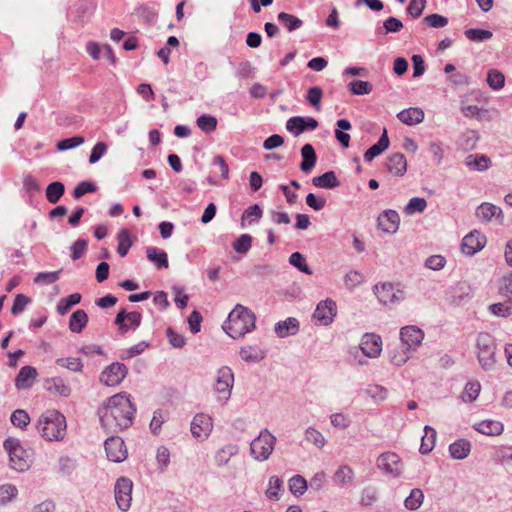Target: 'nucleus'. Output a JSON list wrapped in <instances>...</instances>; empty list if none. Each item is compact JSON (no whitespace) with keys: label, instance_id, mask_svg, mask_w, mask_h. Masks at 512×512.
I'll return each instance as SVG.
<instances>
[{"label":"nucleus","instance_id":"nucleus-42","mask_svg":"<svg viewBox=\"0 0 512 512\" xmlns=\"http://www.w3.org/2000/svg\"><path fill=\"white\" fill-rule=\"evenodd\" d=\"M354 478V471L348 465L340 466L333 475V480L340 486H345L352 482Z\"/></svg>","mask_w":512,"mask_h":512},{"label":"nucleus","instance_id":"nucleus-43","mask_svg":"<svg viewBox=\"0 0 512 512\" xmlns=\"http://www.w3.org/2000/svg\"><path fill=\"white\" fill-rule=\"evenodd\" d=\"M64 192H65L64 184L60 181H54L47 186L45 194H46L47 200L50 203L55 204L60 200V198L63 196Z\"/></svg>","mask_w":512,"mask_h":512},{"label":"nucleus","instance_id":"nucleus-49","mask_svg":"<svg viewBox=\"0 0 512 512\" xmlns=\"http://www.w3.org/2000/svg\"><path fill=\"white\" fill-rule=\"evenodd\" d=\"M289 490L295 496H301L307 490V481L301 475H295L289 480Z\"/></svg>","mask_w":512,"mask_h":512},{"label":"nucleus","instance_id":"nucleus-4","mask_svg":"<svg viewBox=\"0 0 512 512\" xmlns=\"http://www.w3.org/2000/svg\"><path fill=\"white\" fill-rule=\"evenodd\" d=\"M477 358L484 371H491L496 364L497 343L495 338L486 332L478 334L476 339Z\"/></svg>","mask_w":512,"mask_h":512},{"label":"nucleus","instance_id":"nucleus-23","mask_svg":"<svg viewBox=\"0 0 512 512\" xmlns=\"http://www.w3.org/2000/svg\"><path fill=\"white\" fill-rule=\"evenodd\" d=\"M274 331L280 338L295 335L299 331V321L294 317H289L284 321L277 322Z\"/></svg>","mask_w":512,"mask_h":512},{"label":"nucleus","instance_id":"nucleus-19","mask_svg":"<svg viewBox=\"0 0 512 512\" xmlns=\"http://www.w3.org/2000/svg\"><path fill=\"white\" fill-rule=\"evenodd\" d=\"M485 240V236L481 235L478 231L470 232L462 240V253L467 256H473L484 247Z\"/></svg>","mask_w":512,"mask_h":512},{"label":"nucleus","instance_id":"nucleus-39","mask_svg":"<svg viewBox=\"0 0 512 512\" xmlns=\"http://www.w3.org/2000/svg\"><path fill=\"white\" fill-rule=\"evenodd\" d=\"M336 125L338 129L335 130V138L343 147H349L350 135L344 131L352 128L351 123L347 119H339Z\"/></svg>","mask_w":512,"mask_h":512},{"label":"nucleus","instance_id":"nucleus-7","mask_svg":"<svg viewBox=\"0 0 512 512\" xmlns=\"http://www.w3.org/2000/svg\"><path fill=\"white\" fill-rule=\"evenodd\" d=\"M234 384V373L231 368L223 366L218 369L214 390L218 393V399L226 402L230 396Z\"/></svg>","mask_w":512,"mask_h":512},{"label":"nucleus","instance_id":"nucleus-10","mask_svg":"<svg viewBox=\"0 0 512 512\" xmlns=\"http://www.w3.org/2000/svg\"><path fill=\"white\" fill-rule=\"evenodd\" d=\"M374 292L378 300L384 305L399 303L404 299V292L391 283L375 285Z\"/></svg>","mask_w":512,"mask_h":512},{"label":"nucleus","instance_id":"nucleus-26","mask_svg":"<svg viewBox=\"0 0 512 512\" xmlns=\"http://www.w3.org/2000/svg\"><path fill=\"white\" fill-rule=\"evenodd\" d=\"M474 428L478 432H480L484 435H488V436L500 435V434H502V432L504 430V426L500 421L488 420V419L483 420L479 423H476L474 425Z\"/></svg>","mask_w":512,"mask_h":512},{"label":"nucleus","instance_id":"nucleus-20","mask_svg":"<svg viewBox=\"0 0 512 512\" xmlns=\"http://www.w3.org/2000/svg\"><path fill=\"white\" fill-rule=\"evenodd\" d=\"M400 223L399 214L395 210L383 211L377 219L378 228L388 234L397 232Z\"/></svg>","mask_w":512,"mask_h":512},{"label":"nucleus","instance_id":"nucleus-51","mask_svg":"<svg viewBox=\"0 0 512 512\" xmlns=\"http://www.w3.org/2000/svg\"><path fill=\"white\" fill-rule=\"evenodd\" d=\"M427 207V202L424 198L413 197L409 200L408 204L404 208V212L407 215H413L415 213H422Z\"/></svg>","mask_w":512,"mask_h":512},{"label":"nucleus","instance_id":"nucleus-17","mask_svg":"<svg viewBox=\"0 0 512 512\" xmlns=\"http://www.w3.org/2000/svg\"><path fill=\"white\" fill-rule=\"evenodd\" d=\"M141 320L142 315L140 312H127L125 309H122L116 315L115 324L121 333H126L128 330L137 329L141 324Z\"/></svg>","mask_w":512,"mask_h":512},{"label":"nucleus","instance_id":"nucleus-9","mask_svg":"<svg viewBox=\"0 0 512 512\" xmlns=\"http://www.w3.org/2000/svg\"><path fill=\"white\" fill-rule=\"evenodd\" d=\"M377 467L393 477H399L403 472V463L401 458L393 452L382 453L377 458Z\"/></svg>","mask_w":512,"mask_h":512},{"label":"nucleus","instance_id":"nucleus-59","mask_svg":"<svg viewBox=\"0 0 512 512\" xmlns=\"http://www.w3.org/2000/svg\"><path fill=\"white\" fill-rule=\"evenodd\" d=\"M252 245V237L249 234H242L233 242V249L241 254H246Z\"/></svg>","mask_w":512,"mask_h":512},{"label":"nucleus","instance_id":"nucleus-12","mask_svg":"<svg viewBox=\"0 0 512 512\" xmlns=\"http://www.w3.org/2000/svg\"><path fill=\"white\" fill-rule=\"evenodd\" d=\"M337 314V305L334 300L327 298L320 301L313 313V318L317 320L321 325H330Z\"/></svg>","mask_w":512,"mask_h":512},{"label":"nucleus","instance_id":"nucleus-27","mask_svg":"<svg viewBox=\"0 0 512 512\" xmlns=\"http://www.w3.org/2000/svg\"><path fill=\"white\" fill-rule=\"evenodd\" d=\"M389 138L387 134V130L384 129L383 134L380 136L377 143L372 145L364 154V160L366 162L372 161L375 157L380 155L383 151H385L389 147Z\"/></svg>","mask_w":512,"mask_h":512},{"label":"nucleus","instance_id":"nucleus-3","mask_svg":"<svg viewBox=\"0 0 512 512\" xmlns=\"http://www.w3.org/2000/svg\"><path fill=\"white\" fill-rule=\"evenodd\" d=\"M66 429L65 417L56 410H48L38 420V430L41 436L48 440H60L64 437Z\"/></svg>","mask_w":512,"mask_h":512},{"label":"nucleus","instance_id":"nucleus-21","mask_svg":"<svg viewBox=\"0 0 512 512\" xmlns=\"http://www.w3.org/2000/svg\"><path fill=\"white\" fill-rule=\"evenodd\" d=\"M475 215L478 219L486 223L492 221L494 218L499 224L503 222L501 208L489 202L480 204L476 209Z\"/></svg>","mask_w":512,"mask_h":512},{"label":"nucleus","instance_id":"nucleus-16","mask_svg":"<svg viewBox=\"0 0 512 512\" xmlns=\"http://www.w3.org/2000/svg\"><path fill=\"white\" fill-rule=\"evenodd\" d=\"M212 418L204 413L196 414L191 422V433L194 438L204 440L212 431Z\"/></svg>","mask_w":512,"mask_h":512},{"label":"nucleus","instance_id":"nucleus-58","mask_svg":"<svg viewBox=\"0 0 512 512\" xmlns=\"http://www.w3.org/2000/svg\"><path fill=\"white\" fill-rule=\"evenodd\" d=\"M56 364L73 372H79L83 367L81 359L75 357L59 358L56 360Z\"/></svg>","mask_w":512,"mask_h":512},{"label":"nucleus","instance_id":"nucleus-33","mask_svg":"<svg viewBox=\"0 0 512 512\" xmlns=\"http://www.w3.org/2000/svg\"><path fill=\"white\" fill-rule=\"evenodd\" d=\"M88 320V315L84 310L78 309L74 311L71 314L69 320L70 331L73 333H81L82 330L87 326Z\"/></svg>","mask_w":512,"mask_h":512},{"label":"nucleus","instance_id":"nucleus-61","mask_svg":"<svg viewBox=\"0 0 512 512\" xmlns=\"http://www.w3.org/2000/svg\"><path fill=\"white\" fill-rule=\"evenodd\" d=\"M349 87L354 95H367L373 89L371 83L362 80H354L350 82Z\"/></svg>","mask_w":512,"mask_h":512},{"label":"nucleus","instance_id":"nucleus-6","mask_svg":"<svg viewBox=\"0 0 512 512\" xmlns=\"http://www.w3.org/2000/svg\"><path fill=\"white\" fill-rule=\"evenodd\" d=\"M276 443V437L264 429L250 443V452L252 457L257 461H265L272 454Z\"/></svg>","mask_w":512,"mask_h":512},{"label":"nucleus","instance_id":"nucleus-11","mask_svg":"<svg viewBox=\"0 0 512 512\" xmlns=\"http://www.w3.org/2000/svg\"><path fill=\"white\" fill-rule=\"evenodd\" d=\"M128 373L127 367L120 362H113L101 373L100 381L106 386L119 385Z\"/></svg>","mask_w":512,"mask_h":512},{"label":"nucleus","instance_id":"nucleus-36","mask_svg":"<svg viewBox=\"0 0 512 512\" xmlns=\"http://www.w3.org/2000/svg\"><path fill=\"white\" fill-rule=\"evenodd\" d=\"M238 453V446L235 444H227L217 450L214 456L215 463L217 466L226 465L230 458Z\"/></svg>","mask_w":512,"mask_h":512},{"label":"nucleus","instance_id":"nucleus-55","mask_svg":"<svg viewBox=\"0 0 512 512\" xmlns=\"http://www.w3.org/2000/svg\"><path fill=\"white\" fill-rule=\"evenodd\" d=\"M283 481L278 476H271L269 487L266 490V496L271 500L279 499V492L282 490Z\"/></svg>","mask_w":512,"mask_h":512},{"label":"nucleus","instance_id":"nucleus-50","mask_svg":"<svg viewBox=\"0 0 512 512\" xmlns=\"http://www.w3.org/2000/svg\"><path fill=\"white\" fill-rule=\"evenodd\" d=\"M118 247L117 252L121 257H124L127 255L130 247L132 246V241L129 235V232L126 229H122L118 235Z\"/></svg>","mask_w":512,"mask_h":512},{"label":"nucleus","instance_id":"nucleus-35","mask_svg":"<svg viewBox=\"0 0 512 512\" xmlns=\"http://www.w3.org/2000/svg\"><path fill=\"white\" fill-rule=\"evenodd\" d=\"M146 256L150 262H153L157 268H168V256L164 250H159L155 247H148L146 249Z\"/></svg>","mask_w":512,"mask_h":512},{"label":"nucleus","instance_id":"nucleus-30","mask_svg":"<svg viewBox=\"0 0 512 512\" xmlns=\"http://www.w3.org/2000/svg\"><path fill=\"white\" fill-rule=\"evenodd\" d=\"M239 355L245 362L257 363L265 358L266 353L257 345H249L242 347L240 349Z\"/></svg>","mask_w":512,"mask_h":512},{"label":"nucleus","instance_id":"nucleus-34","mask_svg":"<svg viewBox=\"0 0 512 512\" xmlns=\"http://www.w3.org/2000/svg\"><path fill=\"white\" fill-rule=\"evenodd\" d=\"M45 387L48 391L63 397H68L71 394V388L66 385L64 380L60 377L47 379L45 381Z\"/></svg>","mask_w":512,"mask_h":512},{"label":"nucleus","instance_id":"nucleus-53","mask_svg":"<svg viewBox=\"0 0 512 512\" xmlns=\"http://www.w3.org/2000/svg\"><path fill=\"white\" fill-rule=\"evenodd\" d=\"M305 440L312 443L317 448H322L326 444V439L323 434L313 427H308L306 429Z\"/></svg>","mask_w":512,"mask_h":512},{"label":"nucleus","instance_id":"nucleus-37","mask_svg":"<svg viewBox=\"0 0 512 512\" xmlns=\"http://www.w3.org/2000/svg\"><path fill=\"white\" fill-rule=\"evenodd\" d=\"M424 432L425 434L421 438L419 451L421 454H428L434 448L437 433L433 427L428 425L424 427Z\"/></svg>","mask_w":512,"mask_h":512},{"label":"nucleus","instance_id":"nucleus-47","mask_svg":"<svg viewBox=\"0 0 512 512\" xmlns=\"http://www.w3.org/2000/svg\"><path fill=\"white\" fill-rule=\"evenodd\" d=\"M467 39L474 42H483L492 38L493 33L490 30L470 28L464 32Z\"/></svg>","mask_w":512,"mask_h":512},{"label":"nucleus","instance_id":"nucleus-54","mask_svg":"<svg viewBox=\"0 0 512 512\" xmlns=\"http://www.w3.org/2000/svg\"><path fill=\"white\" fill-rule=\"evenodd\" d=\"M10 421L15 427L25 429L30 423V417L25 410L17 409L11 414Z\"/></svg>","mask_w":512,"mask_h":512},{"label":"nucleus","instance_id":"nucleus-45","mask_svg":"<svg viewBox=\"0 0 512 512\" xmlns=\"http://www.w3.org/2000/svg\"><path fill=\"white\" fill-rule=\"evenodd\" d=\"M424 500V494L421 489L414 488L411 490L410 494L404 500V505L409 510H417L420 508Z\"/></svg>","mask_w":512,"mask_h":512},{"label":"nucleus","instance_id":"nucleus-14","mask_svg":"<svg viewBox=\"0 0 512 512\" xmlns=\"http://www.w3.org/2000/svg\"><path fill=\"white\" fill-rule=\"evenodd\" d=\"M400 339L407 350L415 351L424 339V332L414 325L405 326L400 330Z\"/></svg>","mask_w":512,"mask_h":512},{"label":"nucleus","instance_id":"nucleus-57","mask_svg":"<svg viewBox=\"0 0 512 512\" xmlns=\"http://www.w3.org/2000/svg\"><path fill=\"white\" fill-rule=\"evenodd\" d=\"M18 494V489L15 485L4 484L0 486V505H5L12 501Z\"/></svg>","mask_w":512,"mask_h":512},{"label":"nucleus","instance_id":"nucleus-63","mask_svg":"<svg viewBox=\"0 0 512 512\" xmlns=\"http://www.w3.org/2000/svg\"><path fill=\"white\" fill-rule=\"evenodd\" d=\"M411 358V351L404 349L394 350L391 354L390 361L393 365L401 367Z\"/></svg>","mask_w":512,"mask_h":512},{"label":"nucleus","instance_id":"nucleus-28","mask_svg":"<svg viewBox=\"0 0 512 512\" xmlns=\"http://www.w3.org/2000/svg\"><path fill=\"white\" fill-rule=\"evenodd\" d=\"M471 451V443L466 439H458L449 445V454L453 459H465Z\"/></svg>","mask_w":512,"mask_h":512},{"label":"nucleus","instance_id":"nucleus-56","mask_svg":"<svg viewBox=\"0 0 512 512\" xmlns=\"http://www.w3.org/2000/svg\"><path fill=\"white\" fill-rule=\"evenodd\" d=\"M289 263L305 274H312L305 257L300 252L292 253L289 257Z\"/></svg>","mask_w":512,"mask_h":512},{"label":"nucleus","instance_id":"nucleus-62","mask_svg":"<svg viewBox=\"0 0 512 512\" xmlns=\"http://www.w3.org/2000/svg\"><path fill=\"white\" fill-rule=\"evenodd\" d=\"M58 463L59 471L63 475H71L77 467V461L69 456H61Z\"/></svg>","mask_w":512,"mask_h":512},{"label":"nucleus","instance_id":"nucleus-38","mask_svg":"<svg viewBox=\"0 0 512 512\" xmlns=\"http://www.w3.org/2000/svg\"><path fill=\"white\" fill-rule=\"evenodd\" d=\"M479 141V134L476 130H466L458 140V146L464 151H471L476 148Z\"/></svg>","mask_w":512,"mask_h":512},{"label":"nucleus","instance_id":"nucleus-18","mask_svg":"<svg viewBox=\"0 0 512 512\" xmlns=\"http://www.w3.org/2000/svg\"><path fill=\"white\" fill-rule=\"evenodd\" d=\"M360 349L369 358H377L382 351V340L379 335L366 333L363 335Z\"/></svg>","mask_w":512,"mask_h":512},{"label":"nucleus","instance_id":"nucleus-64","mask_svg":"<svg viewBox=\"0 0 512 512\" xmlns=\"http://www.w3.org/2000/svg\"><path fill=\"white\" fill-rule=\"evenodd\" d=\"M489 311L499 317H508L512 315V303H495L489 306Z\"/></svg>","mask_w":512,"mask_h":512},{"label":"nucleus","instance_id":"nucleus-52","mask_svg":"<svg viewBox=\"0 0 512 512\" xmlns=\"http://www.w3.org/2000/svg\"><path fill=\"white\" fill-rule=\"evenodd\" d=\"M197 126L205 133H212L217 128V119L214 116L203 114L197 118Z\"/></svg>","mask_w":512,"mask_h":512},{"label":"nucleus","instance_id":"nucleus-8","mask_svg":"<svg viewBox=\"0 0 512 512\" xmlns=\"http://www.w3.org/2000/svg\"><path fill=\"white\" fill-rule=\"evenodd\" d=\"M133 482L127 477L117 479L114 486L115 500L122 511H127L131 506Z\"/></svg>","mask_w":512,"mask_h":512},{"label":"nucleus","instance_id":"nucleus-48","mask_svg":"<svg viewBox=\"0 0 512 512\" xmlns=\"http://www.w3.org/2000/svg\"><path fill=\"white\" fill-rule=\"evenodd\" d=\"M487 83L491 89L500 90L504 87L505 76L499 70L491 69L487 74Z\"/></svg>","mask_w":512,"mask_h":512},{"label":"nucleus","instance_id":"nucleus-60","mask_svg":"<svg viewBox=\"0 0 512 512\" xmlns=\"http://www.w3.org/2000/svg\"><path fill=\"white\" fill-rule=\"evenodd\" d=\"M378 499V491L374 486H367L361 492V504L364 506L373 505Z\"/></svg>","mask_w":512,"mask_h":512},{"label":"nucleus","instance_id":"nucleus-44","mask_svg":"<svg viewBox=\"0 0 512 512\" xmlns=\"http://www.w3.org/2000/svg\"><path fill=\"white\" fill-rule=\"evenodd\" d=\"M403 29V23L396 17H388L384 22L383 26L377 28L376 33L379 35L398 33Z\"/></svg>","mask_w":512,"mask_h":512},{"label":"nucleus","instance_id":"nucleus-32","mask_svg":"<svg viewBox=\"0 0 512 512\" xmlns=\"http://www.w3.org/2000/svg\"><path fill=\"white\" fill-rule=\"evenodd\" d=\"M312 184L319 188L333 189L340 185V181L334 171H327L320 176L312 179Z\"/></svg>","mask_w":512,"mask_h":512},{"label":"nucleus","instance_id":"nucleus-5","mask_svg":"<svg viewBox=\"0 0 512 512\" xmlns=\"http://www.w3.org/2000/svg\"><path fill=\"white\" fill-rule=\"evenodd\" d=\"M3 447L9 455L10 467L13 470L23 472L29 469V455L18 439L8 437L4 441Z\"/></svg>","mask_w":512,"mask_h":512},{"label":"nucleus","instance_id":"nucleus-46","mask_svg":"<svg viewBox=\"0 0 512 512\" xmlns=\"http://www.w3.org/2000/svg\"><path fill=\"white\" fill-rule=\"evenodd\" d=\"M480 390L481 385L478 381H470L465 385L461 398L464 402H473L477 399Z\"/></svg>","mask_w":512,"mask_h":512},{"label":"nucleus","instance_id":"nucleus-41","mask_svg":"<svg viewBox=\"0 0 512 512\" xmlns=\"http://www.w3.org/2000/svg\"><path fill=\"white\" fill-rule=\"evenodd\" d=\"M81 299L80 293H73L65 298H61L56 307L57 312L62 316L67 314L74 305L80 303Z\"/></svg>","mask_w":512,"mask_h":512},{"label":"nucleus","instance_id":"nucleus-24","mask_svg":"<svg viewBox=\"0 0 512 512\" xmlns=\"http://www.w3.org/2000/svg\"><path fill=\"white\" fill-rule=\"evenodd\" d=\"M387 170L395 175L402 176L407 170V161L402 153H394L390 155L386 163Z\"/></svg>","mask_w":512,"mask_h":512},{"label":"nucleus","instance_id":"nucleus-25","mask_svg":"<svg viewBox=\"0 0 512 512\" xmlns=\"http://www.w3.org/2000/svg\"><path fill=\"white\" fill-rule=\"evenodd\" d=\"M301 156L302 161L300 163V169L304 173H308L314 168L317 161V155L314 147L308 143L303 145L301 148Z\"/></svg>","mask_w":512,"mask_h":512},{"label":"nucleus","instance_id":"nucleus-22","mask_svg":"<svg viewBox=\"0 0 512 512\" xmlns=\"http://www.w3.org/2000/svg\"><path fill=\"white\" fill-rule=\"evenodd\" d=\"M37 370L32 366H23L15 378V386L18 390H25L33 385L37 378Z\"/></svg>","mask_w":512,"mask_h":512},{"label":"nucleus","instance_id":"nucleus-1","mask_svg":"<svg viewBox=\"0 0 512 512\" xmlns=\"http://www.w3.org/2000/svg\"><path fill=\"white\" fill-rule=\"evenodd\" d=\"M136 407L126 393H118L98 408L102 427L108 433H115L130 427L133 423Z\"/></svg>","mask_w":512,"mask_h":512},{"label":"nucleus","instance_id":"nucleus-31","mask_svg":"<svg viewBox=\"0 0 512 512\" xmlns=\"http://www.w3.org/2000/svg\"><path fill=\"white\" fill-rule=\"evenodd\" d=\"M491 160L484 154H470L465 158V165L470 170L485 171L490 167Z\"/></svg>","mask_w":512,"mask_h":512},{"label":"nucleus","instance_id":"nucleus-15","mask_svg":"<svg viewBox=\"0 0 512 512\" xmlns=\"http://www.w3.org/2000/svg\"><path fill=\"white\" fill-rule=\"evenodd\" d=\"M104 445L106 455L110 461L119 463L126 459L127 449L122 438L116 436L109 437Z\"/></svg>","mask_w":512,"mask_h":512},{"label":"nucleus","instance_id":"nucleus-13","mask_svg":"<svg viewBox=\"0 0 512 512\" xmlns=\"http://www.w3.org/2000/svg\"><path fill=\"white\" fill-rule=\"evenodd\" d=\"M318 125V121L313 117L294 116L287 120L286 129L293 136L298 137L305 131L315 130Z\"/></svg>","mask_w":512,"mask_h":512},{"label":"nucleus","instance_id":"nucleus-40","mask_svg":"<svg viewBox=\"0 0 512 512\" xmlns=\"http://www.w3.org/2000/svg\"><path fill=\"white\" fill-rule=\"evenodd\" d=\"M277 20L289 32L295 31V30L301 28L303 25V21L300 18H298L292 14L286 13V12H280L277 15Z\"/></svg>","mask_w":512,"mask_h":512},{"label":"nucleus","instance_id":"nucleus-29","mask_svg":"<svg viewBox=\"0 0 512 512\" xmlns=\"http://www.w3.org/2000/svg\"><path fill=\"white\" fill-rule=\"evenodd\" d=\"M397 117L402 123L412 126L423 121L424 112L419 108H408L399 112Z\"/></svg>","mask_w":512,"mask_h":512},{"label":"nucleus","instance_id":"nucleus-2","mask_svg":"<svg viewBox=\"0 0 512 512\" xmlns=\"http://www.w3.org/2000/svg\"><path fill=\"white\" fill-rule=\"evenodd\" d=\"M256 316L247 307L237 304L223 325L224 331L233 339L243 337L255 329Z\"/></svg>","mask_w":512,"mask_h":512}]
</instances>
